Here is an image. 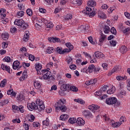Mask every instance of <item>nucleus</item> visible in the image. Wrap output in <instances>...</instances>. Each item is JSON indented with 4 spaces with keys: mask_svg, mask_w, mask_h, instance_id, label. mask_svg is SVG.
<instances>
[{
    "mask_svg": "<svg viewBox=\"0 0 130 130\" xmlns=\"http://www.w3.org/2000/svg\"><path fill=\"white\" fill-rule=\"evenodd\" d=\"M35 103H29L27 104V108L30 111H33V110H38L39 112L43 111L45 109V106L43 104V102H42L40 99H38Z\"/></svg>",
    "mask_w": 130,
    "mask_h": 130,
    "instance_id": "obj_1",
    "label": "nucleus"
},
{
    "mask_svg": "<svg viewBox=\"0 0 130 130\" xmlns=\"http://www.w3.org/2000/svg\"><path fill=\"white\" fill-rule=\"evenodd\" d=\"M66 101L64 99H60L56 104V110H60L62 112H66L68 108L64 106Z\"/></svg>",
    "mask_w": 130,
    "mask_h": 130,
    "instance_id": "obj_2",
    "label": "nucleus"
},
{
    "mask_svg": "<svg viewBox=\"0 0 130 130\" xmlns=\"http://www.w3.org/2000/svg\"><path fill=\"white\" fill-rule=\"evenodd\" d=\"M96 8L92 9V8L86 7V10L82 11V13L86 16H89V18H93L96 15Z\"/></svg>",
    "mask_w": 130,
    "mask_h": 130,
    "instance_id": "obj_3",
    "label": "nucleus"
},
{
    "mask_svg": "<svg viewBox=\"0 0 130 130\" xmlns=\"http://www.w3.org/2000/svg\"><path fill=\"white\" fill-rule=\"evenodd\" d=\"M1 14H0V20H2V23L3 24H7L8 22V19L6 17H7V15L6 14V12L7 10L5 9L2 8L1 10Z\"/></svg>",
    "mask_w": 130,
    "mask_h": 130,
    "instance_id": "obj_4",
    "label": "nucleus"
},
{
    "mask_svg": "<svg viewBox=\"0 0 130 130\" xmlns=\"http://www.w3.org/2000/svg\"><path fill=\"white\" fill-rule=\"evenodd\" d=\"M42 74L44 80H49L51 78V72L48 71L46 70H42Z\"/></svg>",
    "mask_w": 130,
    "mask_h": 130,
    "instance_id": "obj_5",
    "label": "nucleus"
},
{
    "mask_svg": "<svg viewBox=\"0 0 130 130\" xmlns=\"http://www.w3.org/2000/svg\"><path fill=\"white\" fill-rule=\"evenodd\" d=\"M117 101V99L116 98H110L106 100V103L108 105H113L115 104Z\"/></svg>",
    "mask_w": 130,
    "mask_h": 130,
    "instance_id": "obj_6",
    "label": "nucleus"
},
{
    "mask_svg": "<svg viewBox=\"0 0 130 130\" xmlns=\"http://www.w3.org/2000/svg\"><path fill=\"white\" fill-rule=\"evenodd\" d=\"M1 69H2L3 71H6V72H8L9 74H11V68H10V66H8L5 64H2Z\"/></svg>",
    "mask_w": 130,
    "mask_h": 130,
    "instance_id": "obj_7",
    "label": "nucleus"
},
{
    "mask_svg": "<svg viewBox=\"0 0 130 130\" xmlns=\"http://www.w3.org/2000/svg\"><path fill=\"white\" fill-rule=\"evenodd\" d=\"M76 123L79 126H83L85 124V120H84L82 118H78L76 120Z\"/></svg>",
    "mask_w": 130,
    "mask_h": 130,
    "instance_id": "obj_8",
    "label": "nucleus"
},
{
    "mask_svg": "<svg viewBox=\"0 0 130 130\" xmlns=\"http://www.w3.org/2000/svg\"><path fill=\"white\" fill-rule=\"evenodd\" d=\"M87 5L88 6V7L87 8H91L92 9H95V8H94V7H96V2H95L94 1H92V0L89 1L88 2Z\"/></svg>",
    "mask_w": 130,
    "mask_h": 130,
    "instance_id": "obj_9",
    "label": "nucleus"
},
{
    "mask_svg": "<svg viewBox=\"0 0 130 130\" xmlns=\"http://www.w3.org/2000/svg\"><path fill=\"white\" fill-rule=\"evenodd\" d=\"M48 40L50 42H53V43H54L55 42H60V39L56 37H50L48 38Z\"/></svg>",
    "mask_w": 130,
    "mask_h": 130,
    "instance_id": "obj_10",
    "label": "nucleus"
},
{
    "mask_svg": "<svg viewBox=\"0 0 130 130\" xmlns=\"http://www.w3.org/2000/svg\"><path fill=\"white\" fill-rule=\"evenodd\" d=\"M44 23L46 25V28H49L50 29H52V28H53L52 22H48L47 20H44Z\"/></svg>",
    "mask_w": 130,
    "mask_h": 130,
    "instance_id": "obj_11",
    "label": "nucleus"
},
{
    "mask_svg": "<svg viewBox=\"0 0 130 130\" xmlns=\"http://www.w3.org/2000/svg\"><path fill=\"white\" fill-rule=\"evenodd\" d=\"M88 108L90 110L94 111L98 110V109H99V108H100V107L96 105H92L90 106H88Z\"/></svg>",
    "mask_w": 130,
    "mask_h": 130,
    "instance_id": "obj_12",
    "label": "nucleus"
},
{
    "mask_svg": "<svg viewBox=\"0 0 130 130\" xmlns=\"http://www.w3.org/2000/svg\"><path fill=\"white\" fill-rule=\"evenodd\" d=\"M83 114L85 117H92L93 115L92 113L88 110H85L83 112Z\"/></svg>",
    "mask_w": 130,
    "mask_h": 130,
    "instance_id": "obj_13",
    "label": "nucleus"
},
{
    "mask_svg": "<svg viewBox=\"0 0 130 130\" xmlns=\"http://www.w3.org/2000/svg\"><path fill=\"white\" fill-rule=\"evenodd\" d=\"M35 67L38 74H39V71H41V69H42V66L40 63H36Z\"/></svg>",
    "mask_w": 130,
    "mask_h": 130,
    "instance_id": "obj_14",
    "label": "nucleus"
},
{
    "mask_svg": "<svg viewBox=\"0 0 130 130\" xmlns=\"http://www.w3.org/2000/svg\"><path fill=\"white\" fill-rule=\"evenodd\" d=\"M24 23V20L23 19H16L14 21V25L17 26H22V24Z\"/></svg>",
    "mask_w": 130,
    "mask_h": 130,
    "instance_id": "obj_15",
    "label": "nucleus"
},
{
    "mask_svg": "<svg viewBox=\"0 0 130 130\" xmlns=\"http://www.w3.org/2000/svg\"><path fill=\"white\" fill-rule=\"evenodd\" d=\"M119 69V67H114L111 71L109 72L108 76H111V75H112V74H113L114 73H116V72H118Z\"/></svg>",
    "mask_w": 130,
    "mask_h": 130,
    "instance_id": "obj_16",
    "label": "nucleus"
},
{
    "mask_svg": "<svg viewBox=\"0 0 130 130\" xmlns=\"http://www.w3.org/2000/svg\"><path fill=\"white\" fill-rule=\"evenodd\" d=\"M101 36L99 38V42L100 43H102L103 42H104V40H105V39H106V36L103 34L102 32H101Z\"/></svg>",
    "mask_w": 130,
    "mask_h": 130,
    "instance_id": "obj_17",
    "label": "nucleus"
},
{
    "mask_svg": "<svg viewBox=\"0 0 130 130\" xmlns=\"http://www.w3.org/2000/svg\"><path fill=\"white\" fill-rule=\"evenodd\" d=\"M94 54L97 58H102L103 57H104V54L99 51L95 52Z\"/></svg>",
    "mask_w": 130,
    "mask_h": 130,
    "instance_id": "obj_18",
    "label": "nucleus"
},
{
    "mask_svg": "<svg viewBox=\"0 0 130 130\" xmlns=\"http://www.w3.org/2000/svg\"><path fill=\"white\" fill-rule=\"evenodd\" d=\"M70 88L69 84H63L60 87L61 91H67Z\"/></svg>",
    "mask_w": 130,
    "mask_h": 130,
    "instance_id": "obj_19",
    "label": "nucleus"
},
{
    "mask_svg": "<svg viewBox=\"0 0 130 130\" xmlns=\"http://www.w3.org/2000/svg\"><path fill=\"white\" fill-rule=\"evenodd\" d=\"M88 29V25H81L79 27H78V31L80 32V31H83L84 30H86Z\"/></svg>",
    "mask_w": 130,
    "mask_h": 130,
    "instance_id": "obj_20",
    "label": "nucleus"
},
{
    "mask_svg": "<svg viewBox=\"0 0 130 130\" xmlns=\"http://www.w3.org/2000/svg\"><path fill=\"white\" fill-rule=\"evenodd\" d=\"M120 52L123 54L124 53H125L126 51H127V48L125 46H122L119 49Z\"/></svg>",
    "mask_w": 130,
    "mask_h": 130,
    "instance_id": "obj_21",
    "label": "nucleus"
},
{
    "mask_svg": "<svg viewBox=\"0 0 130 130\" xmlns=\"http://www.w3.org/2000/svg\"><path fill=\"white\" fill-rule=\"evenodd\" d=\"M29 35L30 34H29V32L26 31L25 32V35H24V38L23 39V41H25V42H27V41L29 40Z\"/></svg>",
    "mask_w": 130,
    "mask_h": 130,
    "instance_id": "obj_22",
    "label": "nucleus"
},
{
    "mask_svg": "<svg viewBox=\"0 0 130 130\" xmlns=\"http://www.w3.org/2000/svg\"><path fill=\"white\" fill-rule=\"evenodd\" d=\"M20 67V62L19 61H15L13 64V69L14 70H17V68Z\"/></svg>",
    "mask_w": 130,
    "mask_h": 130,
    "instance_id": "obj_23",
    "label": "nucleus"
},
{
    "mask_svg": "<svg viewBox=\"0 0 130 130\" xmlns=\"http://www.w3.org/2000/svg\"><path fill=\"white\" fill-rule=\"evenodd\" d=\"M34 85L36 89H40L41 88V84L39 81H35Z\"/></svg>",
    "mask_w": 130,
    "mask_h": 130,
    "instance_id": "obj_24",
    "label": "nucleus"
},
{
    "mask_svg": "<svg viewBox=\"0 0 130 130\" xmlns=\"http://www.w3.org/2000/svg\"><path fill=\"white\" fill-rule=\"evenodd\" d=\"M104 31L105 34H108L110 32V28L108 25H104Z\"/></svg>",
    "mask_w": 130,
    "mask_h": 130,
    "instance_id": "obj_25",
    "label": "nucleus"
},
{
    "mask_svg": "<svg viewBox=\"0 0 130 130\" xmlns=\"http://www.w3.org/2000/svg\"><path fill=\"white\" fill-rule=\"evenodd\" d=\"M46 52L48 54H50V53H52V52H54V47H48L46 50Z\"/></svg>",
    "mask_w": 130,
    "mask_h": 130,
    "instance_id": "obj_26",
    "label": "nucleus"
},
{
    "mask_svg": "<svg viewBox=\"0 0 130 130\" xmlns=\"http://www.w3.org/2000/svg\"><path fill=\"white\" fill-rule=\"evenodd\" d=\"M54 51H56L57 53H59V54H63L62 48L61 47H57L54 49Z\"/></svg>",
    "mask_w": 130,
    "mask_h": 130,
    "instance_id": "obj_27",
    "label": "nucleus"
},
{
    "mask_svg": "<svg viewBox=\"0 0 130 130\" xmlns=\"http://www.w3.org/2000/svg\"><path fill=\"white\" fill-rule=\"evenodd\" d=\"M68 118H69V115H68V114H63L60 116V119L62 121H64L65 120H67Z\"/></svg>",
    "mask_w": 130,
    "mask_h": 130,
    "instance_id": "obj_28",
    "label": "nucleus"
},
{
    "mask_svg": "<svg viewBox=\"0 0 130 130\" xmlns=\"http://www.w3.org/2000/svg\"><path fill=\"white\" fill-rule=\"evenodd\" d=\"M115 92V88L114 87H111L110 89L107 90V94L111 95V94H113Z\"/></svg>",
    "mask_w": 130,
    "mask_h": 130,
    "instance_id": "obj_29",
    "label": "nucleus"
},
{
    "mask_svg": "<svg viewBox=\"0 0 130 130\" xmlns=\"http://www.w3.org/2000/svg\"><path fill=\"white\" fill-rule=\"evenodd\" d=\"M94 68L95 66L94 64H90L89 66L87 71H88L89 73L91 74V73H93Z\"/></svg>",
    "mask_w": 130,
    "mask_h": 130,
    "instance_id": "obj_30",
    "label": "nucleus"
},
{
    "mask_svg": "<svg viewBox=\"0 0 130 130\" xmlns=\"http://www.w3.org/2000/svg\"><path fill=\"white\" fill-rule=\"evenodd\" d=\"M98 16L99 18H101V19H105L106 17V15L102 11H99L98 12Z\"/></svg>",
    "mask_w": 130,
    "mask_h": 130,
    "instance_id": "obj_31",
    "label": "nucleus"
},
{
    "mask_svg": "<svg viewBox=\"0 0 130 130\" xmlns=\"http://www.w3.org/2000/svg\"><path fill=\"white\" fill-rule=\"evenodd\" d=\"M21 27L23 30H26L28 27H29V24L28 23L25 22V21H23V22L22 23V25H21Z\"/></svg>",
    "mask_w": 130,
    "mask_h": 130,
    "instance_id": "obj_32",
    "label": "nucleus"
},
{
    "mask_svg": "<svg viewBox=\"0 0 130 130\" xmlns=\"http://www.w3.org/2000/svg\"><path fill=\"white\" fill-rule=\"evenodd\" d=\"M73 3L74 5H78L81 6L83 4V0H73Z\"/></svg>",
    "mask_w": 130,
    "mask_h": 130,
    "instance_id": "obj_33",
    "label": "nucleus"
},
{
    "mask_svg": "<svg viewBox=\"0 0 130 130\" xmlns=\"http://www.w3.org/2000/svg\"><path fill=\"white\" fill-rule=\"evenodd\" d=\"M2 38L4 40H8V39H9V34L8 33L2 34Z\"/></svg>",
    "mask_w": 130,
    "mask_h": 130,
    "instance_id": "obj_34",
    "label": "nucleus"
},
{
    "mask_svg": "<svg viewBox=\"0 0 130 130\" xmlns=\"http://www.w3.org/2000/svg\"><path fill=\"white\" fill-rule=\"evenodd\" d=\"M66 45L67 47H68V48L70 49L69 51H72L73 50V49H74V46H73V45H72L71 43H67L66 44Z\"/></svg>",
    "mask_w": 130,
    "mask_h": 130,
    "instance_id": "obj_35",
    "label": "nucleus"
},
{
    "mask_svg": "<svg viewBox=\"0 0 130 130\" xmlns=\"http://www.w3.org/2000/svg\"><path fill=\"white\" fill-rule=\"evenodd\" d=\"M26 78H27V73L24 72L22 73V76L19 78V80L24 81Z\"/></svg>",
    "mask_w": 130,
    "mask_h": 130,
    "instance_id": "obj_36",
    "label": "nucleus"
},
{
    "mask_svg": "<svg viewBox=\"0 0 130 130\" xmlns=\"http://www.w3.org/2000/svg\"><path fill=\"white\" fill-rule=\"evenodd\" d=\"M74 101L77 103H80V104H85V101L81 99H75Z\"/></svg>",
    "mask_w": 130,
    "mask_h": 130,
    "instance_id": "obj_37",
    "label": "nucleus"
},
{
    "mask_svg": "<svg viewBox=\"0 0 130 130\" xmlns=\"http://www.w3.org/2000/svg\"><path fill=\"white\" fill-rule=\"evenodd\" d=\"M43 124L46 126H48L49 125V119L47 118L45 120L43 121Z\"/></svg>",
    "mask_w": 130,
    "mask_h": 130,
    "instance_id": "obj_38",
    "label": "nucleus"
},
{
    "mask_svg": "<svg viewBox=\"0 0 130 130\" xmlns=\"http://www.w3.org/2000/svg\"><path fill=\"white\" fill-rule=\"evenodd\" d=\"M69 121L70 123H72V124H74V123L77 122V119H76V118H70L69 119Z\"/></svg>",
    "mask_w": 130,
    "mask_h": 130,
    "instance_id": "obj_39",
    "label": "nucleus"
},
{
    "mask_svg": "<svg viewBox=\"0 0 130 130\" xmlns=\"http://www.w3.org/2000/svg\"><path fill=\"white\" fill-rule=\"evenodd\" d=\"M71 19H73V15L71 14H67L66 17L64 18V20H66V21H69V20H71Z\"/></svg>",
    "mask_w": 130,
    "mask_h": 130,
    "instance_id": "obj_40",
    "label": "nucleus"
},
{
    "mask_svg": "<svg viewBox=\"0 0 130 130\" xmlns=\"http://www.w3.org/2000/svg\"><path fill=\"white\" fill-rule=\"evenodd\" d=\"M122 124V122L113 123L112 124V126L113 127H117V126H120V125H121Z\"/></svg>",
    "mask_w": 130,
    "mask_h": 130,
    "instance_id": "obj_41",
    "label": "nucleus"
},
{
    "mask_svg": "<svg viewBox=\"0 0 130 130\" xmlns=\"http://www.w3.org/2000/svg\"><path fill=\"white\" fill-rule=\"evenodd\" d=\"M26 13L28 16L29 17H31L32 15H33V11H32V9H28L26 10Z\"/></svg>",
    "mask_w": 130,
    "mask_h": 130,
    "instance_id": "obj_42",
    "label": "nucleus"
},
{
    "mask_svg": "<svg viewBox=\"0 0 130 130\" xmlns=\"http://www.w3.org/2000/svg\"><path fill=\"white\" fill-rule=\"evenodd\" d=\"M123 34L125 35H128L129 34V28L127 27L123 30Z\"/></svg>",
    "mask_w": 130,
    "mask_h": 130,
    "instance_id": "obj_43",
    "label": "nucleus"
},
{
    "mask_svg": "<svg viewBox=\"0 0 130 130\" xmlns=\"http://www.w3.org/2000/svg\"><path fill=\"white\" fill-rule=\"evenodd\" d=\"M19 107L17 106L16 105H13L12 106V109L13 110V112L16 113V111H19Z\"/></svg>",
    "mask_w": 130,
    "mask_h": 130,
    "instance_id": "obj_44",
    "label": "nucleus"
},
{
    "mask_svg": "<svg viewBox=\"0 0 130 130\" xmlns=\"http://www.w3.org/2000/svg\"><path fill=\"white\" fill-rule=\"evenodd\" d=\"M6 85H7V82H6V79H4L1 82V83L0 84V86L1 87V88H4V87H5V86H6Z\"/></svg>",
    "mask_w": 130,
    "mask_h": 130,
    "instance_id": "obj_45",
    "label": "nucleus"
},
{
    "mask_svg": "<svg viewBox=\"0 0 130 130\" xmlns=\"http://www.w3.org/2000/svg\"><path fill=\"white\" fill-rule=\"evenodd\" d=\"M24 14H25V12H24L23 11H21L18 12L17 15L18 16L19 18H21V17H23L24 16Z\"/></svg>",
    "mask_w": 130,
    "mask_h": 130,
    "instance_id": "obj_46",
    "label": "nucleus"
},
{
    "mask_svg": "<svg viewBox=\"0 0 130 130\" xmlns=\"http://www.w3.org/2000/svg\"><path fill=\"white\" fill-rule=\"evenodd\" d=\"M70 89L73 92H78V88L75 86L70 87Z\"/></svg>",
    "mask_w": 130,
    "mask_h": 130,
    "instance_id": "obj_47",
    "label": "nucleus"
},
{
    "mask_svg": "<svg viewBox=\"0 0 130 130\" xmlns=\"http://www.w3.org/2000/svg\"><path fill=\"white\" fill-rule=\"evenodd\" d=\"M110 32L112 34H114V35H116V29L114 27H113L110 29Z\"/></svg>",
    "mask_w": 130,
    "mask_h": 130,
    "instance_id": "obj_48",
    "label": "nucleus"
},
{
    "mask_svg": "<svg viewBox=\"0 0 130 130\" xmlns=\"http://www.w3.org/2000/svg\"><path fill=\"white\" fill-rule=\"evenodd\" d=\"M28 58L29 60H31V61H34V60H35V56L32 54L29 55Z\"/></svg>",
    "mask_w": 130,
    "mask_h": 130,
    "instance_id": "obj_49",
    "label": "nucleus"
},
{
    "mask_svg": "<svg viewBox=\"0 0 130 130\" xmlns=\"http://www.w3.org/2000/svg\"><path fill=\"white\" fill-rule=\"evenodd\" d=\"M4 61H6V62H10L11 61V57L9 56L5 57L4 58Z\"/></svg>",
    "mask_w": 130,
    "mask_h": 130,
    "instance_id": "obj_50",
    "label": "nucleus"
},
{
    "mask_svg": "<svg viewBox=\"0 0 130 130\" xmlns=\"http://www.w3.org/2000/svg\"><path fill=\"white\" fill-rule=\"evenodd\" d=\"M88 39L90 43H91V44H93V45L95 44V42L94 41H93V38L91 36L88 37Z\"/></svg>",
    "mask_w": 130,
    "mask_h": 130,
    "instance_id": "obj_51",
    "label": "nucleus"
},
{
    "mask_svg": "<svg viewBox=\"0 0 130 130\" xmlns=\"http://www.w3.org/2000/svg\"><path fill=\"white\" fill-rule=\"evenodd\" d=\"M35 119V116L33 115H31L30 116V118L28 119L29 121H30V122H33L34 121V120Z\"/></svg>",
    "mask_w": 130,
    "mask_h": 130,
    "instance_id": "obj_52",
    "label": "nucleus"
},
{
    "mask_svg": "<svg viewBox=\"0 0 130 130\" xmlns=\"http://www.w3.org/2000/svg\"><path fill=\"white\" fill-rule=\"evenodd\" d=\"M39 125H40V124H39V122H34L32 123V126L34 127H38V126H39Z\"/></svg>",
    "mask_w": 130,
    "mask_h": 130,
    "instance_id": "obj_53",
    "label": "nucleus"
},
{
    "mask_svg": "<svg viewBox=\"0 0 130 130\" xmlns=\"http://www.w3.org/2000/svg\"><path fill=\"white\" fill-rule=\"evenodd\" d=\"M68 64H72L73 63V58L71 57H69L67 61Z\"/></svg>",
    "mask_w": 130,
    "mask_h": 130,
    "instance_id": "obj_54",
    "label": "nucleus"
},
{
    "mask_svg": "<svg viewBox=\"0 0 130 130\" xmlns=\"http://www.w3.org/2000/svg\"><path fill=\"white\" fill-rule=\"evenodd\" d=\"M113 11H114V7H110L108 10V13H109V14H111Z\"/></svg>",
    "mask_w": 130,
    "mask_h": 130,
    "instance_id": "obj_55",
    "label": "nucleus"
},
{
    "mask_svg": "<svg viewBox=\"0 0 130 130\" xmlns=\"http://www.w3.org/2000/svg\"><path fill=\"white\" fill-rule=\"evenodd\" d=\"M18 100H19L20 101H22V100H24V96H23V94H20L17 96Z\"/></svg>",
    "mask_w": 130,
    "mask_h": 130,
    "instance_id": "obj_56",
    "label": "nucleus"
},
{
    "mask_svg": "<svg viewBox=\"0 0 130 130\" xmlns=\"http://www.w3.org/2000/svg\"><path fill=\"white\" fill-rule=\"evenodd\" d=\"M108 87V86H107V85H105L104 86L102 87V88H101V91H103L104 92H105V91H106V90H107V88Z\"/></svg>",
    "mask_w": 130,
    "mask_h": 130,
    "instance_id": "obj_57",
    "label": "nucleus"
},
{
    "mask_svg": "<svg viewBox=\"0 0 130 130\" xmlns=\"http://www.w3.org/2000/svg\"><path fill=\"white\" fill-rule=\"evenodd\" d=\"M23 127L25 130H29V125L26 123H23Z\"/></svg>",
    "mask_w": 130,
    "mask_h": 130,
    "instance_id": "obj_58",
    "label": "nucleus"
},
{
    "mask_svg": "<svg viewBox=\"0 0 130 130\" xmlns=\"http://www.w3.org/2000/svg\"><path fill=\"white\" fill-rule=\"evenodd\" d=\"M17 31V28L12 27L10 29V31L11 33H15Z\"/></svg>",
    "mask_w": 130,
    "mask_h": 130,
    "instance_id": "obj_59",
    "label": "nucleus"
},
{
    "mask_svg": "<svg viewBox=\"0 0 130 130\" xmlns=\"http://www.w3.org/2000/svg\"><path fill=\"white\" fill-rule=\"evenodd\" d=\"M69 68L71 70H76V69H77V66L75 64H72L69 66Z\"/></svg>",
    "mask_w": 130,
    "mask_h": 130,
    "instance_id": "obj_60",
    "label": "nucleus"
},
{
    "mask_svg": "<svg viewBox=\"0 0 130 130\" xmlns=\"http://www.w3.org/2000/svg\"><path fill=\"white\" fill-rule=\"evenodd\" d=\"M102 67H103V69L105 70H107V67H108V64L106 63H103L102 65Z\"/></svg>",
    "mask_w": 130,
    "mask_h": 130,
    "instance_id": "obj_61",
    "label": "nucleus"
},
{
    "mask_svg": "<svg viewBox=\"0 0 130 130\" xmlns=\"http://www.w3.org/2000/svg\"><path fill=\"white\" fill-rule=\"evenodd\" d=\"M39 11L40 13H42V14H45L46 13V10L43 8H40Z\"/></svg>",
    "mask_w": 130,
    "mask_h": 130,
    "instance_id": "obj_62",
    "label": "nucleus"
},
{
    "mask_svg": "<svg viewBox=\"0 0 130 130\" xmlns=\"http://www.w3.org/2000/svg\"><path fill=\"white\" fill-rule=\"evenodd\" d=\"M19 111H20L21 113H23L24 112V106H20L19 107Z\"/></svg>",
    "mask_w": 130,
    "mask_h": 130,
    "instance_id": "obj_63",
    "label": "nucleus"
},
{
    "mask_svg": "<svg viewBox=\"0 0 130 130\" xmlns=\"http://www.w3.org/2000/svg\"><path fill=\"white\" fill-rule=\"evenodd\" d=\"M124 15L126 17V18L130 19V14L128 12H124Z\"/></svg>",
    "mask_w": 130,
    "mask_h": 130,
    "instance_id": "obj_64",
    "label": "nucleus"
}]
</instances>
